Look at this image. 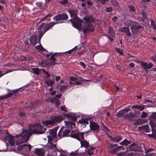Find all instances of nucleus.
<instances>
[{
  "label": "nucleus",
  "instance_id": "obj_1",
  "mask_svg": "<svg viewBox=\"0 0 156 156\" xmlns=\"http://www.w3.org/2000/svg\"><path fill=\"white\" fill-rule=\"evenodd\" d=\"M56 24V23L54 22L49 23L48 24L42 23L38 27L37 30L39 33L38 37L39 41L45 32Z\"/></svg>",
  "mask_w": 156,
  "mask_h": 156
},
{
  "label": "nucleus",
  "instance_id": "obj_2",
  "mask_svg": "<svg viewBox=\"0 0 156 156\" xmlns=\"http://www.w3.org/2000/svg\"><path fill=\"white\" fill-rule=\"evenodd\" d=\"M64 119L63 117L60 115L53 116L50 118V120H47L43 122V124L45 126L48 125H54L55 122H60Z\"/></svg>",
  "mask_w": 156,
  "mask_h": 156
},
{
  "label": "nucleus",
  "instance_id": "obj_3",
  "mask_svg": "<svg viewBox=\"0 0 156 156\" xmlns=\"http://www.w3.org/2000/svg\"><path fill=\"white\" fill-rule=\"evenodd\" d=\"M126 25L129 27L131 26L130 29L132 33L135 34H138L139 29L143 28L142 26L138 25L137 23L133 21L127 22Z\"/></svg>",
  "mask_w": 156,
  "mask_h": 156
},
{
  "label": "nucleus",
  "instance_id": "obj_4",
  "mask_svg": "<svg viewBox=\"0 0 156 156\" xmlns=\"http://www.w3.org/2000/svg\"><path fill=\"white\" fill-rule=\"evenodd\" d=\"M130 151L143 152L145 150V146L143 143H133L129 146Z\"/></svg>",
  "mask_w": 156,
  "mask_h": 156
},
{
  "label": "nucleus",
  "instance_id": "obj_5",
  "mask_svg": "<svg viewBox=\"0 0 156 156\" xmlns=\"http://www.w3.org/2000/svg\"><path fill=\"white\" fill-rule=\"evenodd\" d=\"M34 126L36 127L32 130H31L30 129H28L29 130H30L32 132V134L33 133L43 134L45 132L46 129H45L44 130H42L43 127L40 124H36L34 125Z\"/></svg>",
  "mask_w": 156,
  "mask_h": 156
},
{
  "label": "nucleus",
  "instance_id": "obj_6",
  "mask_svg": "<svg viewBox=\"0 0 156 156\" xmlns=\"http://www.w3.org/2000/svg\"><path fill=\"white\" fill-rule=\"evenodd\" d=\"M32 135V132L29 129H23L21 133L22 142L23 143L28 141Z\"/></svg>",
  "mask_w": 156,
  "mask_h": 156
},
{
  "label": "nucleus",
  "instance_id": "obj_7",
  "mask_svg": "<svg viewBox=\"0 0 156 156\" xmlns=\"http://www.w3.org/2000/svg\"><path fill=\"white\" fill-rule=\"evenodd\" d=\"M150 124L151 128V131L152 133L151 134H147V135L150 137L153 138L156 140V122L152 121L151 119L150 120Z\"/></svg>",
  "mask_w": 156,
  "mask_h": 156
},
{
  "label": "nucleus",
  "instance_id": "obj_8",
  "mask_svg": "<svg viewBox=\"0 0 156 156\" xmlns=\"http://www.w3.org/2000/svg\"><path fill=\"white\" fill-rule=\"evenodd\" d=\"M70 132V130L66 129L63 130V127H62L59 130L58 136L59 138V139L61 138L62 137H67L70 136L69 134Z\"/></svg>",
  "mask_w": 156,
  "mask_h": 156
},
{
  "label": "nucleus",
  "instance_id": "obj_9",
  "mask_svg": "<svg viewBox=\"0 0 156 156\" xmlns=\"http://www.w3.org/2000/svg\"><path fill=\"white\" fill-rule=\"evenodd\" d=\"M76 21L75 20H74L72 19L69 20V21L71 22L72 25L75 28L78 29L80 31L81 30L82 23L83 21L81 20H78Z\"/></svg>",
  "mask_w": 156,
  "mask_h": 156
},
{
  "label": "nucleus",
  "instance_id": "obj_10",
  "mask_svg": "<svg viewBox=\"0 0 156 156\" xmlns=\"http://www.w3.org/2000/svg\"><path fill=\"white\" fill-rule=\"evenodd\" d=\"M93 26L91 23H84L83 27V32L85 34L88 32L92 31L93 30Z\"/></svg>",
  "mask_w": 156,
  "mask_h": 156
},
{
  "label": "nucleus",
  "instance_id": "obj_11",
  "mask_svg": "<svg viewBox=\"0 0 156 156\" xmlns=\"http://www.w3.org/2000/svg\"><path fill=\"white\" fill-rule=\"evenodd\" d=\"M68 15L66 13H64L62 14H59L53 17V19L58 22L61 20H66L68 18Z\"/></svg>",
  "mask_w": 156,
  "mask_h": 156
},
{
  "label": "nucleus",
  "instance_id": "obj_12",
  "mask_svg": "<svg viewBox=\"0 0 156 156\" xmlns=\"http://www.w3.org/2000/svg\"><path fill=\"white\" fill-rule=\"evenodd\" d=\"M131 109L129 108H124L119 111L117 114V116L118 117H123L124 119V117L126 115L127 113Z\"/></svg>",
  "mask_w": 156,
  "mask_h": 156
},
{
  "label": "nucleus",
  "instance_id": "obj_13",
  "mask_svg": "<svg viewBox=\"0 0 156 156\" xmlns=\"http://www.w3.org/2000/svg\"><path fill=\"white\" fill-rule=\"evenodd\" d=\"M61 53H54L53 54L50 58V60L51 62L49 64V65H54L55 64H57L59 63V62H57V60H56V58H55V56L58 54V56H59L61 55Z\"/></svg>",
  "mask_w": 156,
  "mask_h": 156
},
{
  "label": "nucleus",
  "instance_id": "obj_14",
  "mask_svg": "<svg viewBox=\"0 0 156 156\" xmlns=\"http://www.w3.org/2000/svg\"><path fill=\"white\" fill-rule=\"evenodd\" d=\"M47 137L48 138L47 147L50 148H55V149H57L56 144H52L53 139L52 137L51 136L48 135L47 136Z\"/></svg>",
  "mask_w": 156,
  "mask_h": 156
},
{
  "label": "nucleus",
  "instance_id": "obj_15",
  "mask_svg": "<svg viewBox=\"0 0 156 156\" xmlns=\"http://www.w3.org/2000/svg\"><path fill=\"white\" fill-rule=\"evenodd\" d=\"M119 31L125 33L127 36L129 37H130L131 36V34L129 27H121Z\"/></svg>",
  "mask_w": 156,
  "mask_h": 156
},
{
  "label": "nucleus",
  "instance_id": "obj_16",
  "mask_svg": "<svg viewBox=\"0 0 156 156\" xmlns=\"http://www.w3.org/2000/svg\"><path fill=\"white\" fill-rule=\"evenodd\" d=\"M18 90L19 89H17L14 90H12V91L11 92H10L5 95H4L3 96L0 97V100L7 98L11 97L14 94L16 93L18 91Z\"/></svg>",
  "mask_w": 156,
  "mask_h": 156
},
{
  "label": "nucleus",
  "instance_id": "obj_17",
  "mask_svg": "<svg viewBox=\"0 0 156 156\" xmlns=\"http://www.w3.org/2000/svg\"><path fill=\"white\" fill-rule=\"evenodd\" d=\"M90 126L91 129L94 131H97L99 130V126L98 124L94 122H91L90 123Z\"/></svg>",
  "mask_w": 156,
  "mask_h": 156
},
{
  "label": "nucleus",
  "instance_id": "obj_18",
  "mask_svg": "<svg viewBox=\"0 0 156 156\" xmlns=\"http://www.w3.org/2000/svg\"><path fill=\"white\" fill-rule=\"evenodd\" d=\"M68 12L70 14L71 17H73V19L74 20H75L76 21H77V20H80L77 16V12L76 10H69Z\"/></svg>",
  "mask_w": 156,
  "mask_h": 156
},
{
  "label": "nucleus",
  "instance_id": "obj_19",
  "mask_svg": "<svg viewBox=\"0 0 156 156\" xmlns=\"http://www.w3.org/2000/svg\"><path fill=\"white\" fill-rule=\"evenodd\" d=\"M136 117V115L134 113L130 112L124 117V119H127L131 121L133 120L134 118Z\"/></svg>",
  "mask_w": 156,
  "mask_h": 156
},
{
  "label": "nucleus",
  "instance_id": "obj_20",
  "mask_svg": "<svg viewBox=\"0 0 156 156\" xmlns=\"http://www.w3.org/2000/svg\"><path fill=\"white\" fill-rule=\"evenodd\" d=\"M45 151L41 149L37 148L35 150L34 153L38 156H44Z\"/></svg>",
  "mask_w": 156,
  "mask_h": 156
},
{
  "label": "nucleus",
  "instance_id": "obj_21",
  "mask_svg": "<svg viewBox=\"0 0 156 156\" xmlns=\"http://www.w3.org/2000/svg\"><path fill=\"white\" fill-rule=\"evenodd\" d=\"M83 19L86 21L85 23H91L94 21L91 16H87L83 18Z\"/></svg>",
  "mask_w": 156,
  "mask_h": 156
},
{
  "label": "nucleus",
  "instance_id": "obj_22",
  "mask_svg": "<svg viewBox=\"0 0 156 156\" xmlns=\"http://www.w3.org/2000/svg\"><path fill=\"white\" fill-rule=\"evenodd\" d=\"M30 40L31 44L35 45L37 43V35L35 34L32 36L30 38Z\"/></svg>",
  "mask_w": 156,
  "mask_h": 156
},
{
  "label": "nucleus",
  "instance_id": "obj_23",
  "mask_svg": "<svg viewBox=\"0 0 156 156\" xmlns=\"http://www.w3.org/2000/svg\"><path fill=\"white\" fill-rule=\"evenodd\" d=\"M138 128L140 130L144 132L147 133L150 131L149 126L148 125L139 127Z\"/></svg>",
  "mask_w": 156,
  "mask_h": 156
},
{
  "label": "nucleus",
  "instance_id": "obj_24",
  "mask_svg": "<svg viewBox=\"0 0 156 156\" xmlns=\"http://www.w3.org/2000/svg\"><path fill=\"white\" fill-rule=\"evenodd\" d=\"M6 137L8 139V140L9 143L11 146L14 145L15 144V141L14 140V137L12 136L9 134L6 136Z\"/></svg>",
  "mask_w": 156,
  "mask_h": 156
},
{
  "label": "nucleus",
  "instance_id": "obj_25",
  "mask_svg": "<svg viewBox=\"0 0 156 156\" xmlns=\"http://www.w3.org/2000/svg\"><path fill=\"white\" fill-rule=\"evenodd\" d=\"M58 128V127H55L53 129L49 130V133L53 137L55 138L56 137V132Z\"/></svg>",
  "mask_w": 156,
  "mask_h": 156
},
{
  "label": "nucleus",
  "instance_id": "obj_26",
  "mask_svg": "<svg viewBox=\"0 0 156 156\" xmlns=\"http://www.w3.org/2000/svg\"><path fill=\"white\" fill-rule=\"evenodd\" d=\"M64 122L66 125L68 127L72 128L75 127V124L73 122L66 121H65Z\"/></svg>",
  "mask_w": 156,
  "mask_h": 156
},
{
  "label": "nucleus",
  "instance_id": "obj_27",
  "mask_svg": "<svg viewBox=\"0 0 156 156\" xmlns=\"http://www.w3.org/2000/svg\"><path fill=\"white\" fill-rule=\"evenodd\" d=\"M80 143L81 144V147H84L86 148H88L89 144L88 142H87L86 140H80Z\"/></svg>",
  "mask_w": 156,
  "mask_h": 156
},
{
  "label": "nucleus",
  "instance_id": "obj_28",
  "mask_svg": "<svg viewBox=\"0 0 156 156\" xmlns=\"http://www.w3.org/2000/svg\"><path fill=\"white\" fill-rule=\"evenodd\" d=\"M133 108L137 109L139 110L142 111L145 108L144 106H141L139 105H134L132 106Z\"/></svg>",
  "mask_w": 156,
  "mask_h": 156
},
{
  "label": "nucleus",
  "instance_id": "obj_29",
  "mask_svg": "<svg viewBox=\"0 0 156 156\" xmlns=\"http://www.w3.org/2000/svg\"><path fill=\"white\" fill-rule=\"evenodd\" d=\"M57 155V152L53 150L52 151L49 152L47 154V156H56Z\"/></svg>",
  "mask_w": 156,
  "mask_h": 156
},
{
  "label": "nucleus",
  "instance_id": "obj_30",
  "mask_svg": "<svg viewBox=\"0 0 156 156\" xmlns=\"http://www.w3.org/2000/svg\"><path fill=\"white\" fill-rule=\"evenodd\" d=\"M130 142L126 139H125L122 142L120 143V144L124 145H127L130 143Z\"/></svg>",
  "mask_w": 156,
  "mask_h": 156
},
{
  "label": "nucleus",
  "instance_id": "obj_31",
  "mask_svg": "<svg viewBox=\"0 0 156 156\" xmlns=\"http://www.w3.org/2000/svg\"><path fill=\"white\" fill-rule=\"evenodd\" d=\"M118 151H119L117 147H116L113 148L110 151V153L112 154H114L116 153Z\"/></svg>",
  "mask_w": 156,
  "mask_h": 156
},
{
  "label": "nucleus",
  "instance_id": "obj_32",
  "mask_svg": "<svg viewBox=\"0 0 156 156\" xmlns=\"http://www.w3.org/2000/svg\"><path fill=\"white\" fill-rule=\"evenodd\" d=\"M78 133H76L75 134H73L70 135V136L73 138H76L79 141H80L81 139L78 137Z\"/></svg>",
  "mask_w": 156,
  "mask_h": 156
},
{
  "label": "nucleus",
  "instance_id": "obj_33",
  "mask_svg": "<svg viewBox=\"0 0 156 156\" xmlns=\"http://www.w3.org/2000/svg\"><path fill=\"white\" fill-rule=\"evenodd\" d=\"M33 72L36 75H38L40 73V69L38 68L32 69Z\"/></svg>",
  "mask_w": 156,
  "mask_h": 156
},
{
  "label": "nucleus",
  "instance_id": "obj_34",
  "mask_svg": "<svg viewBox=\"0 0 156 156\" xmlns=\"http://www.w3.org/2000/svg\"><path fill=\"white\" fill-rule=\"evenodd\" d=\"M68 87L66 85H63L60 88V90L62 92H64L68 89Z\"/></svg>",
  "mask_w": 156,
  "mask_h": 156
},
{
  "label": "nucleus",
  "instance_id": "obj_35",
  "mask_svg": "<svg viewBox=\"0 0 156 156\" xmlns=\"http://www.w3.org/2000/svg\"><path fill=\"white\" fill-rule=\"evenodd\" d=\"M122 137L120 136H117L114 138L113 140H112L113 141H116L117 142H119L122 139Z\"/></svg>",
  "mask_w": 156,
  "mask_h": 156
},
{
  "label": "nucleus",
  "instance_id": "obj_36",
  "mask_svg": "<svg viewBox=\"0 0 156 156\" xmlns=\"http://www.w3.org/2000/svg\"><path fill=\"white\" fill-rule=\"evenodd\" d=\"M128 152L127 151H125L121 152L117 154V156H126V154Z\"/></svg>",
  "mask_w": 156,
  "mask_h": 156
},
{
  "label": "nucleus",
  "instance_id": "obj_37",
  "mask_svg": "<svg viewBox=\"0 0 156 156\" xmlns=\"http://www.w3.org/2000/svg\"><path fill=\"white\" fill-rule=\"evenodd\" d=\"M149 118L150 120L151 119H156V112L152 113L149 116Z\"/></svg>",
  "mask_w": 156,
  "mask_h": 156
},
{
  "label": "nucleus",
  "instance_id": "obj_38",
  "mask_svg": "<svg viewBox=\"0 0 156 156\" xmlns=\"http://www.w3.org/2000/svg\"><path fill=\"white\" fill-rule=\"evenodd\" d=\"M44 82L46 83L48 86H50L53 85L54 82H52L51 81L49 82V81H48V80H45Z\"/></svg>",
  "mask_w": 156,
  "mask_h": 156
},
{
  "label": "nucleus",
  "instance_id": "obj_39",
  "mask_svg": "<svg viewBox=\"0 0 156 156\" xmlns=\"http://www.w3.org/2000/svg\"><path fill=\"white\" fill-rule=\"evenodd\" d=\"M151 26H152V27L154 30L156 29V25L155 24L152 20L151 19Z\"/></svg>",
  "mask_w": 156,
  "mask_h": 156
},
{
  "label": "nucleus",
  "instance_id": "obj_40",
  "mask_svg": "<svg viewBox=\"0 0 156 156\" xmlns=\"http://www.w3.org/2000/svg\"><path fill=\"white\" fill-rule=\"evenodd\" d=\"M76 47H75L73 49H72L71 50H69L68 51H66L65 53H68L69 54H70L72 52H73L74 51L76 50Z\"/></svg>",
  "mask_w": 156,
  "mask_h": 156
},
{
  "label": "nucleus",
  "instance_id": "obj_41",
  "mask_svg": "<svg viewBox=\"0 0 156 156\" xmlns=\"http://www.w3.org/2000/svg\"><path fill=\"white\" fill-rule=\"evenodd\" d=\"M141 65L142 66V67L144 69H147V64L146 62H141Z\"/></svg>",
  "mask_w": 156,
  "mask_h": 156
},
{
  "label": "nucleus",
  "instance_id": "obj_42",
  "mask_svg": "<svg viewBox=\"0 0 156 156\" xmlns=\"http://www.w3.org/2000/svg\"><path fill=\"white\" fill-rule=\"evenodd\" d=\"M27 145L26 144H24L23 145L19 146L18 147V149L19 151H21L24 148V147L26 146Z\"/></svg>",
  "mask_w": 156,
  "mask_h": 156
},
{
  "label": "nucleus",
  "instance_id": "obj_43",
  "mask_svg": "<svg viewBox=\"0 0 156 156\" xmlns=\"http://www.w3.org/2000/svg\"><path fill=\"white\" fill-rule=\"evenodd\" d=\"M54 100H55V103L57 107H58L60 104V102L59 100L56 99V98H54Z\"/></svg>",
  "mask_w": 156,
  "mask_h": 156
},
{
  "label": "nucleus",
  "instance_id": "obj_44",
  "mask_svg": "<svg viewBox=\"0 0 156 156\" xmlns=\"http://www.w3.org/2000/svg\"><path fill=\"white\" fill-rule=\"evenodd\" d=\"M106 10L107 12H110L113 10V8L111 7H106Z\"/></svg>",
  "mask_w": 156,
  "mask_h": 156
},
{
  "label": "nucleus",
  "instance_id": "obj_45",
  "mask_svg": "<svg viewBox=\"0 0 156 156\" xmlns=\"http://www.w3.org/2000/svg\"><path fill=\"white\" fill-rule=\"evenodd\" d=\"M36 48L41 51H44V49L41 46H37L36 47Z\"/></svg>",
  "mask_w": 156,
  "mask_h": 156
},
{
  "label": "nucleus",
  "instance_id": "obj_46",
  "mask_svg": "<svg viewBox=\"0 0 156 156\" xmlns=\"http://www.w3.org/2000/svg\"><path fill=\"white\" fill-rule=\"evenodd\" d=\"M97 1L101 3L105 4L106 2L109 1V0H97Z\"/></svg>",
  "mask_w": 156,
  "mask_h": 156
},
{
  "label": "nucleus",
  "instance_id": "obj_47",
  "mask_svg": "<svg viewBox=\"0 0 156 156\" xmlns=\"http://www.w3.org/2000/svg\"><path fill=\"white\" fill-rule=\"evenodd\" d=\"M78 137H81L83 140H84V133H78Z\"/></svg>",
  "mask_w": 156,
  "mask_h": 156
},
{
  "label": "nucleus",
  "instance_id": "obj_48",
  "mask_svg": "<svg viewBox=\"0 0 156 156\" xmlns=\"http://www.w3.org/2000/svg\"><path fill=\"white\" fill-rule=\"evenodd\" d=\"M117 51L119 53L120 55H123L122 51L119 48H115Z\"/></svg>",
  "mask_w": 156,
  "mask_h": 156
},
{
  "label": "nucleus",
  "instance_id": "obj_49",
  "mask_svg": "<svg viewBox=\"0 0 156 156\" xmlns=\"http://www.w3.org/2000/svg\"><path fill=\"white\" fill-rule=\"evenodd\" d=\"M153 66V65L152 63L150 62L147 65V69H150Z\"/></svg>",
  "mask_w": 156,
  "mask_h": 156
},
{
  "label": "nucleus",
  "instance_id": "obj_50",
  "mask_svg": "<svg viewBox=\"0 0 156 156\" xmlns=\"http://www.w3.org/2000/svg\"><path fill=\"white\" fill-rule=\"evenodd\" d=\"M129 7L131 11L135 12V7L133 5H129Z\"/></svg>",
  "mask_w": 156,
  "mask_h": 156
},
{
  "label": "nucleus",
  "instance_id": "obj_51",
  "mask_svg": "<svg viewBox=\"0 0 156 156\" xmlns=\"http://www.w3.org/2000/svg\"><path fill=\"white\" fill-rule=\"evenodd\" d=\"M52 16V14H49L47 15H46L44 18L42 19L41 20V21H42L46 19V18H48V17H50Z\"/></svg>",
  "mask_w": 156,
  "mask_h": 156
},
{
  "label": "nucleus",
  "instance_id": "obj_52",
  "mask_svg": "<svg viewBox=\"0 0 156 156\" xmlns=\"http://www.w3.org/2000/svg\"><path fill=\"white\" fill-rule=\"evenodd\" d=\"M147 115V114L146 112H143L142 113V114L141 116V118H144L146 117Z\"/></svg>",
  "mask_w": 156,
  "mask_h": 156
},
{
  "label": "nucleus",
  "instance_id": "obj_53",
  "mask_svg": "<svg viewBox=\"0 0 156 156\" xmlns=\"http://www.w3.org/2000/svg\"><path fill=\"white\" fill-rule=\"evenodd\" d=\"M60 109L63 111H64L65 112H66L67 111V110L66 109V108L65 106H62L60 107Z\"/></svg>",
  "mask_w": 156,
  "mask_h": 156
},
{
  "label": "nucleus",
  "instance_id": "obj_54",
  "mask_svg": "<svg viewBox=\"0 0 156 156\" xmlns=\"http://www.w3.org/2000/svg\"><path fill=\"white\" fill-rule=\"evenodd\" d=\"M11 71H8L5 72L4 73H2L1 71H0V77L3 76L4 75L6 74L9 72H11Z\"/></svg>",
  "mask_w": 156,
  "mask_h": 156
},
{
  "label": "nucleus",
  "instance_id": "obj_55",
  "mask_svg": "<svg viewBox=\"0 0 156 156\" xmlns=\"http://www.w3.org/2000/svg\"><path fill=\"white\" fill-rule=\"evenodd\" d=\"M70 155L71 156H77V152L75 151L72 152L70 154Z\"/></svg>",
  "mask_w": 156,
  "mask_h": 156
},
{
  "label": "nucleus",
  "instance_id": "obj_56",
  "mask_svg": "<svg viewBox=\"0 0 156 156\" xmlns=\"http://www.w3.org/2000/svg\"><path fill=\"white\" fill-rule=\"evenodd\" d=\"M70 80L71 81H75L77 80V78L76 77L71 76L70 78Z\"/></svg>",
  "mask_w": 156,
  "mask_h": 156
},
{
  "label": "nucleus",
  "instance_id": "obj_57",
  "mask_svg": "<svg viewBox=\"0 0 156 156\" xmlns=\"http://www.w3.org/2000/svg\"><path fill=\"white\" fill-rule=\"evenodd\" d=\"M126 156H135V154L134 153H130L126 154Z\"/></svg>",
  "mask_w": 156,
  "mask_h": 156
},
{
  "label": "nucleus",
  "instance_id": "obj_58",
  "mask_svg": "<svg viewBox=\"0 0 156 156\" xmlns=\"http://www.w3.org/2000/svg\"><path fill=\"white\" fill-rule=\"evenodd\" d=\"M117 147L118 148V149L119 151L120 150H124L125 149V148L122 146H119Z\"/></svg>",
  "mask_w": 156,
  "mask_h": 156
},
{
  "label": "nucleus",
  "instance_id": "obj_59",
  "mask_svg": "<svg viewBox=\"0 0 156 156\" xmlns=\"http://www.w3.org/2000/svg\"><path fill=\"white\" fill-rule=\"evenodd\" d=\"M79 64L80 65H81V66H82L84 68H85V67H86V65L83 62H80L79 63Z\"/></svg>",
  "mask_w": 156,
  "mask_h": 156
},
{
  "label": "nucleus",
  "instance_id": "obj_60",
  "mask_svg": "<svg viewBox=\"0 0 156 156\" xmlns=\"http://www.w3.org/2000/svg\"><path fill=\"white\" fill-rule=\"evenodd\" d=\"M108 30L109 33H112L113 32V28L110 27H109Z\"/></svg>",
  "mask_w": 156,
  "mask_h": 156
},
{
  "label": "nucleus",
  "instance_id": "obj_61",
  "mask_svg": "<svg viewBox=\"0 0 156 156\" xmlns=\"http://www.w3.org/2000/svg\"><path fill=\"white\" fill-rule=\"evenodd\" d=\"M70 118H71V120L72 121H76L77 120V118L76 116H71V117Z\"/></svg>",
  "mask_w": 156,
  "mask_h": 156
},
{
  "label": "nucleus",
  "instance_id": "obj_62",
  "mask_svg": "<svg viewBox=\"0 0 156 156\" xmlns=\"http://www.w3.org/2000/svg\"><path fill=\"white\" fill-rule=\"evenodd\" d=\"M63 115L66 117H69V118H70V117H71V116H72L69 113H68V114H63Z\"/></svg>",
  "mask_w": 156,
  "mask_h": 156
},
{
  "label": "nucleus",
  "instance_id": "obj_63",
  "mask_svg": "<svg viewBox=\"0 0 156 156\" xmlns=\"http://www.w3.org/2000/svg\"><path fill=\"white\" fill-rule=\"evenodd\" d=\"M151 59L154 62H156V55H154L151 57Z\"/></svg>",
  "mask_w": 156,
  "mask_h": 156
},
{
  "label": "nucleus",
  "instance_id": "obj_64",
  "mask_svg": "<svg viewBox=\"0 0 156 156\" xmlns=\"http://www.w3.org/2000/svg\"><path fill=\"white\" fill-rule=\"evenodd\" d=\"M118 17L117 16H114L112 18V20L114 22H116L117 21Z\"/></svg>",
  "mask_w": 156,
  "mask_h": 156
}]
</instances>
